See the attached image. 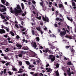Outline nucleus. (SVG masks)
Wrapping results in <instances>:
<instances>
[{
  "label": "nucleus",
  "mask_w": 76,
  "mask_h": 76,
  "mask_svg": "<svg viewBox=\"0 0 76 76\" xmlns=\"http://www.w3.org/2000/svg\"><path fill=\"white\" fill-rule=\"evenodd\" d=\"M11 12L12 13H15V15L17 16H18V14L20 13V12H22V10L21 9V8L20 7L19 5H18L17 6V8H14V11H13L12 10V7L10 8Z\"/></svg>",
  "instance_id": "obj_1"
},
{
  "label": "nucleus",
  "mask_w": 76,
  "mask_h": 76,
  "mask_svg": "<svg viewBox=\"0 0 76 76\" xmlns=\"http://www.w3.org/2000/svg\"><path fill=\"white\" fill-rule=\"evenodd\" d=\"M0 7H2V10H0L2 12L6 11V7L5 6H3L2 5H0Z\"/></svg>",
  "instance_id": "obj_2"
},
{
  "label": "nucleus",
  "mask_w": 76,
  "mask_h": 76,
  "mask_svg": "<svg viewBox=\"0 0 76 76\" xmlns=\"http://www.w3.org/2000/svg\"><path fill=\"white\" fill-rule=\"evenodd\" d=\"M49 57L50 59L51 60V61H54L55 60V56L53 55H50Z\"/></svg>",
  "instance_id": "obj_3"
},
{
  "label": "nucleus",
  "mask_w": 76,
  "mask_h": 76,
  "mask_svg": "<svg viewBox=\"0 0 76 76\" xmlns=\"http://www.w3.org/2000/svg\"><path fill=\"white\" fill-rule=\"evenodd\" d=\"M43 20L45 22H49V19L47 17V16H45V18L43 16L42 17Z\"/></svg>",
  "instance_id": "obj_4"
},
{
  "label": "nucleus",
  "mask_w": 76,
  "mask_h": 76,
  "mask_svg": "<svg viewBox=\"0 0 76 76\" xmlns=\"http://www.w3.org/2000/svg\"><path fill=\"white\" fill-rule=\"evenodd\" d=\"M49 32L50 33V37H53L54 38V37L56 38V36H55V35L52 34V33H51V30H49Z\"/></svg>",
  "instance_id": "obj_5"
},
{
  "label": "nucleus",
  "mask_w": 76,
  "mask_h": 76,
  "mask_svg": "<svg viewBox=\"0 0 76 76\" xmlns=\"http://www.w3.org/2000/svg\"><path fill=\"white\" fill-rule=\"evenodd\" d=\"M36 29H37V31H40L41 34H43V32L41 30V29L40 27H39L38 28L37 27Z\"/></svg>",
  "instance_id": "obj_6"
},
{
  "label": "nucleus",
  "mask_w": 76,
  "mask_h": 76,
  "mask_svg": "<svg viewBox=\"0 0 76 76\" xmlns=\"http://www.w3.org/2000/svg\"><path fill=\"white\" fill-rule=\"evenodd\" d=\"M66 34V31H61L60 32L61 36L63 37V36H64Z\"/></svg>",
  "instance_id": "obj_7"
},
{
  "label": "nucleus",
  "mask_w": 76,
  "mask_h": 76,
  "mask_svg": "<svg viewBox=\"0 0 76 76\" xmlns=\"http://www.w3.org/2000/svg\"><path fill=\"white\" fill-rule=\"evenodd\" d=\"M32 44L33 45V47H34V48H36L37 47V44L36 43V42H33Z\"/></svg>",
  "instance_id": "obj_8"
},
{
  "label": "nucleus",
  "mask_w": 76,
  "mask_h": 76,
  "mask_svg": "<svg viewBox=\"0 0 76 76\" xmlns=\"http://www.w3.org/2000/svg\"><path fill=\"white\" fill-rule=\"evenodd\" d=\"M72 6L73 7V9H76V4L74 2L72 3Z\"/></svg>",
  "instance_id": "obj_9"
},
{
  "label": "nucleus",
  "mask_w": 76,
  "mask_h": 76,
  "mask_svg": "<svg viewBox=\"0 0 76 76\" xmlns=\"http://www.w3.org/2000/svg\"><path fill=\"white\" fill-rule=\"evenodd\" d=\"M5 33V31L3 29L0 30V34H4Z\"/></svg>",
  "instance_id": "obj_10"
},
{
  "label": "nucleus",
  "mask_w": 76,
  "mask_h": 76,
  "mask_svg": "<svg viewBox=\"0 0 76 76\" xmlns=\"http://www.w3.org/2000/svg\"><path fill=\"white\" fill-rule=\"evenodd\" d=\"M16 46L17 47H18V48H19V49H20L22 47V45L19 44H17L16 45Z\"/></svg>",
  "instance_id": "obj_11"
},
{
  "label": "nucleus",
  "mask_w": 76,
  "mask_h": 76,
  "mask_svg": "<svg viewBox=\"0 0 76 76\" xmlns=\"http://www.w3.org/2000/svg\"><path fill=\"white\" fill-rule=\"evenodd\" d=\"M46 70H47L48 72H51V71H52V70L50 68H46Z\"/></svg>",
  "instance_id": "obj_12"
},
{
  "label": "nucleus",
  "mask_w": 76,
  "mask_h": 76,
  "mask_svg": "<svg viewBox=\"0 0 76 76\" xmlns=\"http://www.w3.org/2000/svg\"><path fill=\"white\" fill-rule=\"evenodd\" d=\"M59 7L60 8H61V9H64V7L63 6V5L62 4H60L59 5Z\"/></svg>",
  "instance_id": "obj_13"
},
{
  "label": "nucleus",
  "mask_w": 76,
  "mask_h": 76,
  "mask_svg": "<svg viewBox=\"0 0 76 76\" xmlns=\"http://www.w3.org/2000/svg\"><path fill=\"white\" fill-rule=\"evenodd\" d=\"M66 18L68 20H70L71 22H73V19H72V18H71V19H70V18L68 17H67Z\"/></svg>",
  "instance_id": "obj_14"
},
{
  "label": "nucleus",
  "mask_w": 76,
  "mask_h": 76,
  "mask_svg": "<svg viewBox=\"0 0 76 76\" xmlns=\"http://www.w3.org/2000/svg\"><path fill=\"white\" fill-rule=\"evenodd\" d=\"M65 37L66 38H69V39H72V37L71 36H65Z\"/></svg>",
  "instance_id": "obj_15"
},
{
  "label": "nucleus",
  "mask_w": 76,
  "mask_h": 76,
  "mask_svg": "<svg viewBox=\"0 0 76 76\" xmlns=\"http://www.w3.org/2000/svg\"><path fill=\"white\" fill-rule=\"evenodd\" d=\"M19 66H21L22 64V62L20 61H18Z\"/></svg>",
  "instance_id": "obj_16"
},
{
  "label": "nucleus",
  "mask_w": 76,
  "mask_h": 76,
  "mask_svg": "<svg viewBox=\"0 0 76 76\" xmlns=\"http://www.w3.org/2000/svg\"><path fill=\"white\" fill-rule=\"evenodd\" d=\"M67 72L69 76H71V73H70V70H67Z\"/></svg>",
  "instance_id": "obj_17"
},
{
  "label": "nucleus",
  "mask_w": 76,
  "mask_h": 76,
  "mask_svg": "<svg viewBox=\"0 0 76 76\" xmlns=\"http://www.w3.org/2000/svg\"><path fill=\"white\" fill-rule=\"evenodd\" d=\"M67 65H69V66H70L71 65H73V64L71 63V62L69 61L68 62V63H67Z\"/></svg>",
  "instance_id": "obj_18"
},
{
  "label": "nucleus",
  "mask_w": 76,
  "mask_h": 76,
  "mask_svg": "<svg viewBox=\"0 0 76 76\" xmlns=\"http://www.w3.org/2000/svg\"><path fill=\"white\" fill-rule=\"evenodd\" d=\"M37 64H42V63H41V61H37Z\"/></svg>",
  "instance_id": "obj_19"
},
{
  "label": "nucleus",
  "mask_w": 76,
  "mask_h": 76,
  "mask_svg": "<svg viewBox=\"0 0 76 76\" xmlns=\"http://www.w3.org/2000/svg\"><path fill=\"white\" fill-rule=\"evenodd\" d=\"M67 28L69 30H66V32H69V31H70V28H69V26H67Z\"/></svg>",
  "instance_id": "obj_20"
},
{
  "label": "nucleus",
  "mask_w": 76,
  "mask_h": 76,
  "mask_svg": "<svg viewBox=\"0 0 76 76\" xmlns=\"http://www.w3.org/2000/svg\"><path fill=\"white\" fill-rule=\"evenodd\" d=\"M48 49H46L45 50H43V51L44 53H47L48 52Z\"/></svg>",
  "instance_id": "obj_21"
},
{
  "label": "nucleus",
  "mask_w": 76,
  "mask_h": 76,
  "mask_svg": "<svg viewBox=\"0 0 76 76\" xmlns=\"http://www.w3.org/2000/svg\"><path fill=\"white\" fill-rule=\"evenodd\" d=\"M21 5L22 9H24L25 8V7L24 6V5L23 4V3H22Z\"/></svg>",
  "instance_id": "obj_22"
},
{
  "label": "nucleus",
  "mask_w": 76,
  "mask_h": 76,
  "mask_svg": "<svg viewBox=\"0 0 76 76\" xmlns=\"http://www.w3.org/2000/svg\"><path fill=\"white\" fill-rule=\"evenodd\" d=\"M53 43H54V42H49L48 44L50 46H51L53 44Z\"/></svg>",
  "instance_id": "obj_23"
},
{
  "label": "nucleus",
  "mask_w": 76,
  "mask_h": 76,
  "mask_svg": "<svg viewBox=\"0 0 76 76\" xmlns=\"http://www.w3.org/2000/svg\"><path fill=\"white\" fill-rule=\"evenodd\" d=\"M23 70H22V69H20V70L18 72V73H22V72H23Z\"/></svg>",
  "instance_id": "obj_24"
},
{
  "label": "nucleus",
  "mask_w": 76,
  "mask_h": 76,
  "mask_svg": "<svg viewBox=\"0 0 76 76\" xmlns=\"http://www.w3.org/2000/svg\"><path fill=\"white\" fill-rule=\"evenodd\" d=\"M34 67V65H30L29 66V67H28V69H31V68H32V67Z\"/></svg>",
  "instance_id": "obj_25"
},
{
  "label": "nucleus",
  "mask_w": 76,
  "mask_h": 76,
  "mask_svg": "<svg viewBox=\"0 0 76 76\" xmlns=\"http://www.w3.org/2000/svg\"><path fill=\"white\" fill-rule=\"evenodd\" d=\"M1 18L2 19H5V17H4V15H3L2 14H1Z\"/></svg>",
  "instance_id": "obj_26"
},
{
  "label": "nucleus",
  "mask_w": 76,
  "mask_h": 76,
  "mask_svg": "<svg viewBox=\"0 0 76 76\" xmlns=\"http://www.w3.org/2000/svg\"><path fill=\"white\" fill-rule=\"evenodd\" d=\"M55 73L56 74L57 76H58V75H59V73H58V70L56 71Z\"/></svg>",
  "instance_id": "obj_27"
},
{
  "label": "nucleus",
  "mask_w": 76,
  "mask_h": 76,
  "mask_svg": "<svg viewBox=\"0 0 76 76\" xmlns=\"http://www.w3.org/2000/svg\"><path fill=\"white\" fill-rule=\"evenodd\" d=\"M31 32L33 35H35V30H31Z\"/></svg>",
  "instance_id": "obj_28"
},
{
  "label": "nucleus",
  "mask_w": 76,
  "mask_h": 76,
  "mask_svg": "<svg viewBox=\"0 0 76 76\" xmlns=\"http://www.w3.org/2000/svg\"><path fill=\"white\" fill-rule=\"evenodd\" d=\"M22 49L24 50H27L28 49V48H27V47H23L22 48Z\"/></svg>",
  "instance_id": "obj_29"
},
{
  "label": "nucleus",
  "mask_w": 76,
  "mask_h": 76,
  "mask_svg": "<svg viewBox=\"0 0 76 76\" xmlns=\"http://www.w3.org/2000/svg\"><path fill=\"white\" fill-rule=\"evenodd\" d=\"M33 76H38V73H35L33 75Z\"/></svg>",
  "instance_id": "obj_30"
},
{
  "label": "nucleus",
  "mask_w": 76,
  "mask_h": 76,
  "mask_svg": "<svg viewBox=\"0 0 76 76\" xmlns=\"http://www.w3.org/2000/svg\"><path fill=\"white\" fill-rule=\"evenodd\" d=\"M36 39L37 40V41L38 42L39 41V38L38 37H36Z\"/></svg>",
  "instance_id": "obj_31"
},
{
  "label": "nucleus",
  "mask_w": 76,
  "mask_h": 76,
  "mask_svg": "<svg viewBox=\"0 0 76 76\" xmlns=\"http://www.w3.org/2000/svg\"><path fill=\"white\" fill-rule=\"evenodd\" d=\"M6 1V0H1V1L2 3H3V4H4L5 3V1Z\"/></svg>",
  "instance_id": "obj_32"
},
{
  "label": "nucleus",
  "mask_w": 76,
  "mask_h": 76,
  "mask_svg": "<svg viewBox=\"0 0 76 76\" xmlns=\"http://www.w3.org/2000/svg\"><path fill=\"white\" fill-rule=\"evenodd\" d=\"M9 51V49L8 48H7L6 49V50H5V52H7V53Z\"/></svg>",
  "instance_id": "obj_33"
},
{
  "label": "nucleus",
  "mask_w": 76,
  "mask_h": 76,
  "mask_svg": "<svg viewBox=\"0 0 76 76\" xmlns=\"http://www.w3.org/2000/svg\"><path fill=\"white\" fill-rule=\"evenodd\" d=\"M34 56H33V57H37V55L35 54V53H34Z\"/></svg>",
  "instance_id": "obj_34"
},
{
  "label": "nucleus",
  "mask_w": 76,
  "mask_h": 76,
  "mask_svg": "<svg viewBox=\"0 0 76 76\" xmlns=\"http://www.w3.org/2000/svg\"><path fill=\"white\" fill-rule=\"evenodd\" d=\"M10 34L12 35V36H14V34L11 31L10 32Z\"/></svg>",
  "instance_id": "obj_35"
},
{
  "label": "nucleus",
  "mask_w": 76,
  "mask_h": 76,
  "mask_svg": "<svg viewBox=\"0 0 76 76\" xmlns=\"http://www.w3.org/2000/svg\"><path fill=\"white\" fill-rule=\"evenodd\" d=\"M26 63L27 65H29V62L28 61H26Z\"/></svg>",
  "instance_id": "obj_36"
},
{
  "label": "nucleus",
  "mask_w": 76,
  "mask_h": 76,
  "mask_svg": "<svg viewBox=\"0 0 76 76\" xmlns=\"http://www.w3.org/2000/svg\"><path fill=\"white\" fill-rule=\"evenodd\" d=\"M10 18V17H9V16H7H7H5V18L6 19H7V20H9V18Z\"/></svg>",
  "instance_id": "obj_37"
},
{
  "label": "nucleus",
  "mask_w": 76,
  "mask_h": 76,
  "mask_svg": "<svg viewBox=\"0 0 76 76\" xmlns=\"http://www.w3.org/2000/svg\"><path fill=\"white\" fill-rule=\"evenodd\" d=\"M5 29L7 31V32H9V28H5Z\"/></svg>",
  "instance_id": "obj_38"
},
{
  "label": "nucleus",
  "mask_w": 76,
  "mask_h": 76,
  "mask_svg": "<svg viewBox=\"0 0 76 76\" xmlns=\"http://www.w3.org/2000/svg\"><path fill=\"white\" fill-rule=\"evenodd\" d=\"M12 69L14 71H17V69L15 68H12Z\"/></svg>",
  "instance_id": "obj_39"
},
{
  "label": "nucleus",
  "mask_w": 76,
  "mask_h": 76,
  "mask_svg": "<svg viewBox=\"0 0 76 76\" xmlns=\"http://www.w3.org/2000/svg\"><path fill=\"white\" fill-rule=\"evenodd\" d=\"M56 67L57 68H58V67H59V64H56Z\"/></svg>",
  "instance_id": "obj_40"
},
{
  "label": "nucleus",
  "mask_w": 76,
  "mask_h": 76,
  "mask_svg": "<svg viewBox=\"0 0 76 76\" xmlns=\"http://www.w3.org/2000/svg\"><path fill=\"white\" fill-rule=\"evenodd\" d=\"M37 18L38 19H39V20L41 19V16H39V17H37Z\"/></svg>",
  "instance_id": "obj_41"
},
{
  "label": "nucleus",
  "mask_w": 76,
  "mask_h": 76,
  "mask_svg": "<svg viewBox=\"0 0 76 76\" xmlns=\"http://www.w3.org/2000/svg\"><path fill=\"white\" fill-rule=\"evenodd\" d=\"M1 63L3 64H4V63H6V61H1Z\"/></svg>",
  "instance_id": "obj_42"
},
{
  "label": "nucleus",
  "mask_w": 76,
  "mask_h": 76,
  "mask_svg": "<svg viewBox=\"0 0 76 76\" xmlns=\"http://www.w3.org/2000/svg\"><path fill=\"white\" fill-rule=\"evenodd\" d=\"M18 56L19 57H22V55L21 54H19Z\"/></svg>",
  "instance_id": "obj_43"
},
{
  "label": "nucleus",
  "mask_w": 76,
  "mask_h": 76,
  "mask_svg": "<svg viewBox=\"0 0 76 76\" xmlns=\"http://www.w3.org/2000/svg\"><path fill=\"white\" fill-rule=\"evenodd\" d=\"M6 69H4V74L6 73Z\"/></svg>",
  "instance_id": "obj_44"
},
{
  "label": "nucleus",
  "mask_w": 76,
  "mask_h": 76,
  "mask_svg": "<svg viewBox=\"0 0 76 76\" xmlns=\"http://www.w3.org/2000/svg\"><path fill=\"white\" fill-rule=\"evenodd\" d=\"M70 47V46H65V48H66V49H67V48H69Z\"/></svg>",
  "instance_id": "obj_45"
},
{
  "label": "nucleus",
  "mask_w": 76,
  "mask_h": 76,
  "mask_svg": "<svg viewBox=\"0 0 76 76\" xmlns=\"http://www.w3.org/2000/svg\"><path fill=\"white\" fill-rule=\"evenodd\" d=\"M8 73L10 75H12V72L10 71H9Z\"/></svg>",
  "instance_id": "obj_46"
},
{
  "label": "nucleus",
  "mask_w": 76,
  "mask_h": 76,
  "mask_svg": "<svg viewBox=\"0 0 76 76\" xmlns=\"http://www.w3.org/2000/svg\"><path fill=\"white\" fill-rule=\"evenodd\" d=\"M6 6H8L9 5V3H8V2H7L6 3Z\"/></svg>",
  "instance_id": "obj_47"
},
{
  "label": "nucleus",
  "mask_w": 76,
  "mask_h": 76,
  "mask_svg": "<svg viewBox=\"0 0 76 76\" xmlns=\"http://www.w3.org/2000/svg\"><path fill=\"white\" fill-rule=\"evenodd\" d=\"M49 4H50V5H51V4H53V3H52V2H49Z\"/></svg>",
  "instance_id": "obj_48"
},
{
  "label": "nucleus",
  "mask_w": 76,
  "mask_h": 76,
  "mask_svg": "<svg viewBox=\"0 0 76 76\" xmlns=\"http://www.w3.org/2000/svg\"><path fill=\"white\" fill-rule=\"evenodd\" d=\"M72 39H75V36L74 35L72 37Z\"/></svg>",
  "instance_id": "obj_49"
},
{
  "label": "nucleus",
  "mask_w": 76,
  "mask_h": 76,
  "mask_svg": "<svg viewBox=\"0 0 76 76\" xmlns=\"http://www.w3.org/2000/svg\"><path fill=\"white\" fill-rule=\"evenodd\" d=\"M16 38L17 39H19L20 37H19V36L17 35L16 37Z\"/></svg>",
  "instance_id": "obj_50"
},
{
  "label": "nucleus",
  "mask_w": 76,
  "mask_h": 76,
  "mask_svg": "<svg viewBox=\"0 0 76 76\" xmlns=\"http://www.w3.org/2000/svg\"><path fill=\"white\" fill-rule=\"evenodd\" d=\"M23 42H25L26 43H27V40H25V39H23Z\"/></svg>",
  "instance_id": "obj_51"
},
{
  "label": "nucleus",
  "mask_w": 76,
  "mask_h": 76,
  "mask_svg": "<svg viewBox=\"0 0 76 76\" xmlns=\"http://www.w3.org/2000/svg\"><path fill=\"white\" fill-rule=\"evenodd\" d=\"M40 4L41 6H42V4H43V1L42 2H40Z\"/></svg>",
  "instance_id": "obj_52"
},
{
  "label": "nucleus",
  "mask_w": 76,
  "mask_h": 76,
  "mask_svg": "<svg viewBox=\"0 0 76 76\" xmlns=\"http://www.w3.org/2000/svg\"><path fill=\"white\" fill-rule=\"evenodd\" d=\"M26 29V28H23L22 30H21L22 31V32L24 31Z\"/></svg>",
  "instance_id": "obj_53"
},
{
  "label": "nucleus",
  "mask_w": 76,
  "mask_h": 76,
  "mask_svg": "<svg viewBox=\"0 0 76 76\" xmlns=\"http://www.w3.org/2000/svg\"><path fill=\"white\" fill-rule=\"evenodd\" d=\"M59 16H60V17H61V18H62L63 19H64L63 18V16H62V15H61V14H59Z\"/></svg>",
  "instance_id": "obj_54"
},
{
  "label": "nucleus",
  "mask_w": 76,
  "mask_h": 76,
  "mask_svg": "<svg viewBox=\"0 0 76 76\" xmlns=\"http://www.w3.org/2000/svg\"><path fill=\"white\" fill-rule=\"evenodd\" d=\"M71 48L72 49H70V50H71V51L72 52V51H73V48H72V47H71Z\"/></svg>",
  "instance_id": "obj_55"
},
{
  "label": "nucleus",
  "mask_w": 76,
  "mask_h": 76,
  "mask_svg": "<svg viewBox=\"0 0 76 76\" xmlns=\"http://www.w3.org/2000/svg\"><path fill=\"white\" fill-rule=\"evenodd\" d=\"M9 64V63H8V62H7V63L5 64L6 66H8Z\"/></svg>",
  "instance_id": "obj_56"
},
{
  "label": "nucleus",
  "mask_w": 76,
  "mask_h": 76,
  "mask_svg": "<svg viewBox=\"0 0 76 76\" xmlns=\"http://www.w3.org/2000/svg\"><path fill=\"white\" fill-rule=\"evenodd\" d=\"M15 26H16V28H19V27H18V25L17 24H16L15 25Z\"/></svg>",
  "instance_id": "obj_57"
},
{
  "label": "nucleus",
  "mask_w": 76,
  "mask_h": 76,
  "mask_svg": "<svg viewBox=\"0 0 76 76\" xmlns=\"http://www.w3.org/2000/svg\"><path fill=\"white\" fill-rule=\"evenodd\" d=\"M59 21L60 22H63V20L61 18L59 19Z\"/></svg>",
  "instance_id": "obj_58"
},
{
  "label": "nucleus",
  "mask_w": 76,
  "mask_h": 76,
  "mask_svg": "<svg viewBox=\"0 0 76 76\" xmlns=\"http://www.w3.org/2000/svg\"><path fill=\"white\" fill-rule=\"evenodd\" d=\"M32 3H33V4H35L36 3L35 1L34 0L32 1Z\"/></svg>",
  "instance_id": "obj_59"
},
{
  "label": "nucleus",
  "mask_w": 76,
  "mask_h": 76,
  "mask_svg": "<svg viewBox=\"0 0 76 76\" xmlns=\"http://www.w3.org/2000/svg\"><path fill=\"white\" fill-rule=\"evenodd\" d=\"M59 19H60V18H56V20H59Z\"/></svg>",
  "instance_id": "obj_60"
},
{
  "label": "nucleus",
  "mask_w": 76,
  "mask_h": 76,
  "mask_svg": "<svg viewBox=\"0 0 76 76\" xmlns=\"http://www.w3.org/2000/svg\"><path fill=\"white\" fill-rule=\"evenodd\" d=\"M4 59H5L6 60H7V57H6V56H4Z\"/></svg>",
  "instance_id": "obj_61"
},
{
  "label": "nucleus",
  "mask_w": 76,
  "mask_h": 76,
  "mask_svg": "<svg viewBox=\"0 0 76 76\" xmlns=\"http://www.w3.org/2000/svg\"><path fill=\"white\" fill-rule=\"evenodd\" d=\"M54 26H55V27H58L57 24H54Z\"/></svg>",
  "instance_id": "obj_62"
},
{
  "label": "nucleus",
  "mask_w": 76,
  "mask_h": 76,
  "mask_svg": "<svg viewBox=\"0 0 76 76\" xmlns=\"http://www.w3.org/2000/svg\"><path fill=\"white\" fill-rule=\"evenodd\" d=\"M49 53H50L51 54H53V52L49 50Z\"/></svg>",
  "instance_id": "obj_63"
},
{
  "label": "nucleus",
  "mask_w": 76,
  "mask_h": 76,
  "mask_svg": "<svg viewBox=\"0 0 76 76\" xmlns=\"http://www.w3.org/2000/svg\"><path fill=\"white\" fill-rule=\"evenodd\" d=\"M40 49H42L43 48V47H42V46H40L39 47Z\"/></svg>",
  "instance_id": "obj_64"
}]
</instances>
